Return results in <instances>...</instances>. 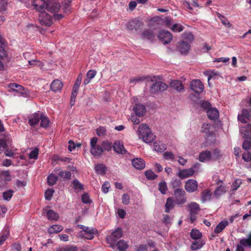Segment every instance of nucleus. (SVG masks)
Wrapping results in <instances>:
<instances>
[{
    "label": "nucleus",
    "instance_id": "f257e3e1",
    "mask_svg": "<svg viewBox=\"0 0 251 251\" xmlns=\"http://www.w3.org/2000/svg\"><path fill=\"white\" fill-rule=\"evenodd\" d=\"M123 235V231L121 228H117L113 231L111 235L106 237L107 243L109 244L110 247L112 249H114L116 246L117 240L120 238Z\"/></svg>",
    "mask_w": 251,
    "mask_h": 251
},
{
    "label": "nucleus",
    "instance_id": "f03ea898",
    "mask_svg": "<svg viewBox=\"0 0 251 251\" xmlns=\"http://www.w3.org/2000/svg\"><path fill=\"white\" fill-rule=\"evenodd\" d=\"M185 192L182 188H177L174 190V195L176 204L181 205L187 201Z\"/></svg>",
    "mask_w": 251,
    "mask_h": 251
},
{
    "label": "nucleus",
    "instance_id": "7ed1b4c3",
    "mask_svg": "<svg viewBox=\"0 0 251 251\" xmlns=\"http://www.w3.org/2000/svg\"><path fill=\"white\" fill-rule=\"evenodd\" d=\"M98 139L93 137L90 141V152L95 156H99L102 154L103 149L100 145L97 144Z\"/></svg>",
    "mask_w": 251,
    "mask_h": 251
},
{
    "label": "nucleus",
    "instance_id": "20e7f679",
    "mask_svg": "<svg viewBox=\"0 0 251 251\" xmlns=\"http://www.w3.org/2000/svg\"><path fill=\"white\" fill-rule=\"evenodd\" d=\"M187 208L188 209L190 212L191 223H193L196 219V215L201 210L200 205L195 202H191L187 205Z\"/></svg>",
    "mask_w": 251,
    "mask_h": 251
},
{
    "label": "nucleus",
    "instance_id": "39448f33",
    "mask_svg": "<svg viewBox=\"0 0 251 251\" xmlns=\"http://www.w3.org/2000/svg\"><path fill=\"white\" fill-rule=\"evenodd\" d=\"M168 88V85L160 81H155L150 87V91L152 94L158 93L164 91Z\"/></svg>",
    "mask_w": 251,
    "mask_h": 251
},
{
    "label": "nucleus",
    "instance_id": "423d86ee",
    "mask_svg": "<svg viewBox=\"0 0 251 251\" xmlns=\"http://www.w3.org/2000/svg\"><path fill=\"white\" fill-rule=\"evenodd\" d=\"M60 8V3L57 0H48L46 3V8L50 12L56 13Z\"/></svg>",
    "mask_w": 251,
    "mask_h": 251
},
{
    "label": "nucleus",
    "instance_id": "0eeeda50",
    "mask_svg": "<svg viewBox=\"0 0 251 251\" xmlns=\"http://www.w3.org/2000/svg\"><path fill=\"white\" fill-rule=\"evenodd\" d=\"M159 39L164 44H169L173 39L172 34L167 30H161L158 35Z\"/></svg>",
    "mask_w": 251,
    "mask_h": 251
},
{
    "label": "nucleus",
    "instance_id": "6e6552de",
    "mask_svg": "<svg viewBox=\"0 0 251 251\" xmlns=\"http://www.w3.org/2000/svg\"><path fill=\"white\" fill-rule=\"evenodd\" d=\"M38 20L41 24L50 26L52 24L51 17L45 11L39 14Z\"/></svg>",
    "mask_w": 251,
    "mask_h": 251
},
{
    "label": "nucleus",
    "instance_id": "1a4fd4ad",
    "mask_svg": "<svg viewBox=\"0 0 251 251\" xmlns=\"http://www.w3.org/2000/svg\"><path fill=\"white\" fill-rule=\"evenodd\" d=\"M190 87L192 90L198 94L201 93L204 90L203 84L198 79L192 80L190 83Z\"/></svg>",
    "mask_w": 251,
    "mask_h": 251
},
{
    "label": "nucleus",
    "instance_id": "9d476101",
    "mask_svg": "<svg viewBox=\"0 0 251 251\" xmlns=\"http://www.w3.org/2000/svg\"><path fill=\"white\" fill-rule=\"evenodd\" d=\"M240 244L237 246L236 251H245L244 247H251V231L247 238H243L240 240Z\"/></svg>",
    "mask_w": 251,
    "mask_h": 251
},
{
    "label": "nucleus",
    "instance_id": "9b49d317",
    "mask_svg": "<svg viewBox=\"0 0 251 251\" xmlns=\"http://www.w3.org/2000/svg\"><path fill=\"white\" fill-rule=\"evenodd\" d=\"M143 22L137 19H134L128 22L126 25L127 30L131 31L133 29L137 30L143 26Z\"/></svg>",
    "mask_w": 251,
    "mask_h": 251
},
{
    "label": "nucleus",
    "instance_id": "f8f14e48",
    "mask_svg": "<svg viewBox=\"0 0 251 251\" xmlns=\"http://www.w3.org/2000/svg\"><path fill=\"white\" fill-rule=\"evenodd\" d=\"M198 182L194 179H190L187 180L185 184V189L189 193H192L198 189Z\"/></svg>",
    "mask_w": 251,
    "mask_h": 251
},
{
    "label": "nucleus",
    "instance_id": "ddd939ff",
    "mask_svg": "<svg viewBox=\"0 0 251 251\" xmlns=\"http://www.w3.org/2000/svg\"><path fill=\"white\" fill-rule=\"evenodd\" d=\"M42 113L39 112L30 115L28 118V123L31 126H33L38 124L42 117Z\"/></svg>",
    "mask_w": 251,
    "mask_h": 251
},
{
    "label": "nucleus",
    "instance_id": "4468645a",
    "mask_svg": "<svg viewBox=\"0 0 251 251\" xmlns=\"http://www.w3.org/2000/svg\"><path fill=\"white\" fill-rule=\"evenodd\" d=\"M251 117V109H244L242 111V114L238 115V120L243 123H246Z\"/></svg>",
    "mask_w": 251,
    "mask_h": 251
},
{
    "label": "nucleus",
    "instance_id": "2eb2a0df",
    "mask_svg": "<svg viewBox=\"0 0 251 251\" xmlns=\"http://www.w3.org/2000/svg\"><path fill=\"white\" fill-rule=\"evenodd\" d=\"M97 233L96 229L92 227H88L87 230H84L82 232H80V235H82L85 238L89 240H91L94 238V235Z\"/></svg>",
    "mask_w": 251,
    "mask_h": 251
},
{
    "label": "nucleus",
    "instance_id": "dca6fc26",
    "mask_svg": "<svg viewBox=\"0 0 251 251\" xmlns=\"http://www.w3.org/2000/svg\"><path fill=\"white\" fill-rule=\"evenodd\" d=\"M32 5L34 9L39 11V13L45 11L46 8V2L44 0H33L32 1Z\"/></svg>",
    "mask_w": 251,
    "mask_h": 251
},
{
    "label": "nucleus",
    "instance_id": "f3484780",
    "mask_svg": "<svg viewBox=\"0 0 251 251\" xmlns=\"http://www.w3.org/2000/svg\"><path fill=\"white\" fill-rule=\"evenodd\" d=\"M195 173L193 168L181 170L178 173V176L181 179H184L188 177L192 176Z\"/></svg>",
    "mask_w": 251,
    "mask_h": 251
},
{
    "label": "nucleus",
    "instance_id": "a211bd4d",
    "mask_svg": "<svg viewBox=\"0 0 251 251\" xmlns=\"http://www.w3.org/2000/svg\"><path fill=\"white\" fill-rule=\"evenodd\" d=\"M133 109L135 114L139 117L144 116L146 112V108L143 104H136Z\"/></svg>",
    "mask_w": 251,
    "mask_h": 251
},
{
    "label": "nucleus",
    "instance_id": "6ab92c4d",
    "mask_svg": "<svg viewBox=\"0 0 251 251\" xmlns=\"http://www.w3.org/2000/svg\"><path fill=\"white\" fill-rule=\"evenodd\" d=\"M113 148L118 153L123 154L126 152L123 143L120 141H116L114 142L113 145Z\"/></svg>",
    "mask_w": 251,
    "mask_h": 251
},
{
    "label": "nucleus",
    "instance_id": "aec40b11",
    "mask_svg": "<svg viewBox=\"0 0 251 251\" xmlns=\"http://www.w3.org/2000/svg\"><path fill=\"white\" fill-rule=\"evenodd\" d=\"M190 49V45L187 42L182 41L177 46L178 50L182 54L187 53Z\"/></svg>",
    "mask_w": 251,
    "mask_h": 251
},
{
    "label": "nucleus",
    "instance_id": "412c9836",
    "mask_svg": "<svg viewBox=\"0 0 251 251\" xmlns=\"http://www.w3.org/2000/svg\"><path fill=\"white\" fill-rule=\"evenodd\" d=\"M211 153L209 151H204L201 152L199 155V160L201 162H207L212 160Z\"/></svg>",
    "mask_w": 251,
    "mask_h": 251
},
{
    "label": "nucleus",
    "instance_id": "4be33fe9",
    "mask_svg": "<svg viewBox=\"0 0 251 251\" xmlns=\"http://www.w3.org/2000/svg\"><path fill=\"white\" fill-rule=\"evenodd\" d=\"M44 211L49 220H57L59 217V214L53 210H48L47 208H45Z\"/></svg>",
    "mask_w": 251,
    "mask_h": 251
},
{
    "label": "nucleus",
    "instance_id": "5701e85b",
    "mask_svg": "<svg viewBox=\"0 0 251 251\" xmlns=\"http://www.w3.org/2000/svg\"><path fill=\"white\" fill-rule=\"evenodd\" d=\"M208 118L211 120H215L219 118V113L215 108H211L206 111Z\"/></svg>",
    "mask_w": 251,
    "mask_h": 251
},
{
    "label": "nucleus",
    "instance_id": "b1692460",
    "mask_svg": "<svg viewBox=\"0 0 251 251\" xmlns=\"http://www.w3.org/2000/svg\"><path fill=\"white\" fill-rule=\"evenodd\" d=\"M62 86V82L58 79L53 81L50 85L51 90L54 92L60 91Z\"/></svg>",
    "mask_w": 251,
    "mask_h": 251
},
{
    "label": "nucleus",
    "instance_id": "393cba45",
    "mask_svg": "<svg viewBox=\"0 0 251 251\" xmlns=\"http://www.w3.org/2000/svg\"><path fill=\"white\" fill-rule=\"evenodd\" d=\"M132 164L137 169L142 170L145 167V162L141 158L133 159L132 160Z\"/></svg>",
    "mask_w": 251,
    "mask_h": 251
},
{
    "label": "nucleus",
    "instance_id": "a878e982",
    "mask_svg": "<svg viewBox=\"0 0 251 251\" xmlns=\"http://www.w3.org/2000/svg\"><path fill=\"white\" fill-rule=\"evenodd\" d=\"M170 86L179 92L184 90L183 85L180 81L178 80H172L170 83Z\"/></svg>",
    "mask_w": 251,
    "mask_h": 251
},
{
    "label": "nucleus",
    "instance_id": "bb28decb",
    "mask_svg": "<svg viewBox=\"0 0 251 251\" xmlns=\"http://www.w3.org/2000/svg\"><path fill=\"white\" fill-rule=\"evenodd\" d=\"M227 190L225 186L221 185L217 187L213 193V196L218 199L223 194L226 193Z\"/></svg>",
    "mask_w": 251,
    "mask_h": 251
},
{
    "label": "nucleus",
    "instance_id": "cd10ccee",
    "mask_svg": "<svg viewBox=\"0 0 251 251\" xmlns=\"http://www.w3.org/2000/svg\"><path fill=\"white\" fill-rule=\"evenodd\" d=\"M155 136L153 134L151 131L142 135L139 138H141L143 142L146 143L152 142L155 139Z\"/></svg>",
    "mask_w": 251,
    "mask_h": 251
},
{
    "label": "nucleus",
    "instance_id": "c85d7f7f",
    "mask_svg": "<svg viewBox=\"0 0 251 251\" xmlns=\"http://www.w3.org/2000/svg\"><path fill=\"white\" fill-rule=\"evenodd\" d=\"M201 202L204 203L206 201H209L211 200L212 193L210 190L206 189L201 192Z\"/></svg>",
    "mask_w": 251,
    "mask_h": 251
},
{
    "label": "nucleus",
    "instance_id": "c756f323",
    "mask_svg": "<svg viewBox=\"0 0 251 251\" xmlns=\"http://www.w3.org/2000/svg\"><path fill=\"white\" fill-rule=\"evenodd\" d=\"M141 37L143 39L152 40L155 36L152 30L146 29L144 30L142 33Z\"/></svg>",
    "mask_w": 251,
    "mask_h": 251
},
{
    "label": "nucleus",
    "instance_id": "7c9ffc66",
    "mask_svg": "<svg viewBox=\"0 0 251 251\" xmlns=\"http://www.w3.org/2000/svg\"><path fill=\"white\" fill-rule=\"evenodd\" d=\"M150 131L151 130L147 124H141L139 125L137 130L139 137H140L142 135H143V134H145Z\"/></svg>",
    "mask_w": 251,
    "mask_h": 251
},
{
    "label": "nucleus",
    "instance_id": "2f4dec72",
    "mask_svg": "<svg viewBox=\"0 0 251 251\" xmlns=\"http://www.w3.org/2000/svg\"><path fill=\"white\" fill-rule=\"evenodd\" d=\"M9 87L14 91L19 92L22 95L26 94V90L21 85L17 83H11L9 85Z\"/></svg>",
    "mask_w": 251,
    "mask_h": 251
},
{
    "label": "nucleus",
    "instance_id": "473e14b6",
    "mask_svg": "<svg viewBox=\"0 0 251 251\" xmlns=\"http://www.w3.org/2000/svg\"><path fill=\"white\" fill-rule=\"evenodd\" d=\"M201 128V131L204 133L206 136L209 137L212 135L213 131L211 130V125L204 123L202 124Z\"/></svg>",
    "mask_w": 251,
    "mask_h": 251
},
{
    "label": "nucleus",
    "instance_id": "72a5a7b5",
    "mask_svg": "<svg viewBox=\"0 0 251 251\" xmlns=\"http://www.w3.org/2000/svg\"><path fill=\"white\" fill-rule=\"evenodd\" d=\"M175 201L172 198H168L165 204V210L167 213H169L174 207V201Z\"/></svg>",
    "mask_w": 251,
    "mask_h": 251
},
{
    "label": "nucleus",
    "instance_id": "f704fd0d",
    "mask_svg": "<svg viewBox=\"0 0 251 251\" xmlns=\"http://www.w3.org/2000/svg\"><path fill=\"white\" fill-rule=\"evenodd\" d=\"M228 222L227 221L221 222L215 227L214 232L216 234L219 233L228 225Z\"/></svg>",
    "mask_w": 251,
    "mask_h": 251
},
{
    "label": "nucleus",
    "instance_id": "c9c22d12",
    "mask_svg": "<svg viewBox=\"0 0 251 251\" xmlns=\"http://www.w3.org/2000/svg\"><path fill=\"white\" fill-rule=\"evenodd\" d=\"M154 150L157 152H163L166 149L165 145L159 142L155 141L153 143Z\"/></svg>",
    "mask_w": 251,
    "mask_h": 251
},
{
    "label": "nucleus",
    "instance_id": "e433bc0d",
    "mask_svg": "<svg viewBox=\"0 0 251 251\" xmlns=\"http://www.w3.org/2000/svg\"><path fill=\"white\" fill-rule=\"evenodd\" d=\"M40 126L44 128H47L49 126L50 121L49 118L44 113H42V117L40 119Z\"/></svg>",
    "mask_w": 251,
    "mask_h": 251
},
{
    "label": "nucleus",
    "instance_id": "4c0bfd02",
    "mask_svg": "<svg viewBox=\"0 0 251 251\" xmlns=\"http://www.w3.org/2000/svg\"><path fill=\"white\" fill-rule=\"evenodd\" d=\"M63 227L58 225H53L49 228L48 231L50 234L57 233L63 230Z\"/></svg>",
    "mask_w": 251,
    "mask_h": 251
},
{
    "label": "nucleus",
    "instance_id": "58836bf2",
    "mask_svg": "<svg viewBox=\"0 0 251 251\" xmlns=\"http://www.w3.org/2000/svg\"><path fill=\"white\" fill-rule=\"evenodd\" d=\"M95 170L98 174L104 175L106 171V167L103 164H99L95 166Z\"/></svg>",
    "mask_w": 251,
    "mask_h": 251
},
{
    "label": "nucleus",
    "instance_id": "ea45409f",
    "mask_svg": "<svg viewBox=\"0 0 251 251\" xmlns=\"http://www.w3.org/2000/svg\"><path fill=\"white\" fill-rule=\"evenodd\" d=\"M204 244L205 242L202 240L196 241L192 243L191 249L192 250H197L201 249Z\"/></svg>",
    "mask_w": 251,
    "mask_h": 251
},
{
    "label": "nucleus",
    "instance_id": "a19ab883",
    "mask_svg": "<svg viewBox=\"0 0 251 251\" xmlns=\"http://www.w3.org/2000/svg\"><path fill=\"white\" fill-rule=\"evenodd\" d=\"M116 246L119 251H125L128 247L127 243L123 240H121L118 242L116 244Z\"/></svg>",
    "mask_w": 251,
    "mask_h": 251
},
{
    "label": "nucleus",
    "instance_id": "79ce46f5",
    "mask_svg": "<svg viewBox=\"0 0 251 251\" xmlns=\"http://www.w3.org/2000/svg\"><path fill=\"white\" fill-rule=\"evenodd\" d=\"M212 155V160H216L220 159L222 156V153L221 151L218 149H215L213 151Z\"/></svg>",
    "mask_w": 251,
    "mask_h": 251
},
{
    "label": "nucleus",
    "instance_id": "37998d69",
    "mask_svg": "<svg viewBox=\"0 0 251 251\" xmlns=\"http://www.w3.org/2000/svg\"><path fill=\"white\" fill-rule=\"evenodd\" d=\"M191 237L194 240H198L200 239L202 236V234L199 230L193 229L190 232Z\"/></svg>",
    "mask_w": 251,
    "mask_h": 251
},
{
    "label": "nucleus",
    "instance_id": "c03bdc74",
    "mask_svg": "<svg viewBox=\"0 0 251 251\" xmlns=\"http://www.w3.org/2000/svg\"><path fill=\"white\" fill-rule=\"evenodd\" d=\"M218 17L221 20L222 23L227 27H229L231 26V25L230 24L228 20L223 15H222L221 14L218 13L217 14Z\"/></svg>",
    "mask_w": 251,
    "mask_h": 251
},
{
    "label": "nucleus",
    "instance_id": "a18cd8bd",
    "mask_svg": "<svg viewBox=\"0 0 251 251\" xmlns=\"http://www.w3.org/2000/svg\"><path fill=\"white\" fill-rule=\"evenodd\" d=\"M47 179L49 185L52 186L56 182L58 177L55 175L52 174L48 176Z\"/></svg>",
    "mask_w": 251,
    "mask_h": 251
},
{
    "label": "nucleus",
    "instance_id": "49530a36",
    "mask_svg": "<svg viewBox=\"0 0 251 251\" xmlns=\"http://www.w3.org/2000/svg\"><path fill=\"white\" fill-rule=\"evenodd\" d=\"M58 175L65 179H70L71 176V173L69 171H61L58 173Z\"/></svg>",
    "mask_w": 251,
    "mask_h": 251
},
{
    "label": "nucleus",
    "instance_id": "de8ad7c7",
    "mask_svg": "<svg viewBox=\"0 0 251 251\" xmlns=\"http://www.w3.org/2000/svg\"><path fill=\"white\" fill-rule=\"evenodd\" d=\"M1 178L4 181H9L11 180V176L9 171H1L0 173Z\"/></svg>",
    "mask_w": 251,
    "mask_h": 251
},
{
    "label": "nucleus",
    "instance_id": "09e8293b",
    "mask_svg": "<svg viewBox=\"0 0 251 251\" xmlns=\"http://www.w3.org/2000/svg\"><path fill=\"white\" fill-rule=\"evenodd\" d=\"M159 190L163 194H165L167 190V186L165 181H162L159 183Z\"/></svg>",
    "mask_w": 251,
    "mask_h": 251
},
{
    "label": "nucleus",
    "instance_id": "8fccbe9b",
    "mask_svg": "<svg viewBox=\"0 0 251 251\" xmlns=\"http://www.w3.org/2000/svg\"><path fill=\"white\" fill-rule=\"evenodd\" d=\"M101 147L103 149V151L105 150L106 151H109L111 150L113 146L111 142L108 141H105L102 142Z\"/></svg>",
    "mask_w": 251,
    "mask_h": 251
},
{
    "label": "nucleus",
    "instance_id": "3c124183",
    "mask_svg": "<svg viewBox=\"0 0 251 251\" xmlns=\"http://www.w3.org/2000/svg\"><path fill=\"white\" fill-rule=\"evenodd\" d=\"M13 191L8 190L3 193V198L4 200L7 201H10L13 194Z\"/></svg>",
    "mask_w": 251,
    "mask_h": 251
},
{
    "label": "nucleus",
    "instance_id": "603ef678",
    "mask_svg": "<svg viewBox=\"0 0 251 251\" xmlns=\"http://www.w3.org/2000/svg\"><path fill=\"white\" fill-rule=\"evenodd\" d=\"M106 129L105 127L100 126L96 130V133L98 136L103 137L106 135Z\"/></svg>",
    "mask_w": 251,
    "mask_h": 251
},
{
    "label": "nucleus",
    "instance_id": "864d4df0",
    "mask_svg": "<svg viewBox=\"0 0 251 251\" xmlns=\"http://www.w3.org/2000/svg\"><path fill=\"white\" fill-rule=\"evenodd\" d=\"M145 174L148 179L153 180L157 177V176L150 170L146 171Z\"/></svg>",
    "mask_w": 251,
    "mask_h": 251
},
{
    "label": "nucleus",
    "instance_id": "5fc2aeb1",
    "mask_svg": "<svg viewBox=\"0 0 251 251\" xmlns=\"http://www.w3.org/2000/svg\"><path fill=\"white\" fill-rule=\"evenodd\" d=\"M181 181L179 179H174L171 181V185L174 189L180 188L181 187Z\"/></svg>",
    "mask_w": 251,
    "mask_h": 251
},
{
    "label": "nucleus",
    "instance_id": "6e6d98bb",
    "mask_svg": "<svg viewBox=\"0 0 251 251\" xmlns=\"http://www.w3.org/2000/svg\"><path fill=\"white\" fill-rule=\"evenodd\" d=\"M73 184L74 189H78L79 190H82L83 189V185L79 182L78 179H75L73 181Z\"/></svg>",
    "mask_w": 251,
    "mask_h": 251
},
{
    "label": "nucleus",
    "instance_id": "4d7b16f0",
    "mask_svg": "<svg viewBox=\"0 0 251 251\" xmlns=\"http://www.w3.org/2000/svg\"><path fill=\"white\" fill-rule=\"evenodd\" d=\"M163 157L166 160H174L175 159V156L174 154L170 151H166L163 153Z\"/></svg>",
    "mask_w": 251,
    "mask_h": 251
},
{
    "label": "nucleus",
    "instance_id": "13d9d810",
    "mask_svg": "<svg viewBox=\"0 0 251 251\" xmlns=\"http://www.w3.org/2000/svg\"><path fill=\"white\" fill-rule=\"evenodd\" d=\"M145 77L144 76H136V77L130 78V83L131 84H135L139 81H143V80L145 79Z\"/></svg>",
    "mask_w": 251,
    "mask_h": 251
},
{
    "label": "nucleus",
    "instance_id": "bf43d9fd",
    "mask_svg": "<svg viewBox=\"0 0 251 251\" xmlns=\"http://www.w3.org/2000/svg\"><path fill=\"white\" fill-rule=\"evenodd\" d=\"M171 29L175 32H181L183 30V27L179 24H174L172 27Z\"/></svg>",
    "mask_w": 251,
    "mask_h": 251
},
{
    "label": "nucleus",
    "instance_id": "052dcab7",
    "mask_svg": "<svg viewBox=\"0 0 251 251\" xmlns=\"http://www.w3.org/2000/svg\"><path fill=\"white\" fill-rule=\"evenodd\" d=\"M54 192V190L52 189H48L45 193V197L46 200H51L53 194Z\"/></svg>",
    "mask_w": 251,
    "mask_h": 251
},
{
    "label": "nucleus",
    "instance_id": "680f3d73",
    "mask_svg": "<svg viewBox=\"0 0 251 251\" xmlns=\"http://www.w3.org/2000/svg\"><path fill=\"white\" fill-rule=\"evenodd\" d=\"M38 149H34L29 154V158L30 159H36L38 157Z\"/></svg>",
    "mask_w": 251,
    "mask_h": 251
},
{
    "label": "nucleus",
    "instance_id": "e2e57ef3",
    "mask_svg": "<svg viewBox=\"0 0 251 251\" xmlns=\"http://www.w3.org/2000/svg\"><path fill=\"white\" fill-rule=\"evenodd\" d=\"M243 148L245 150H248L251 148V141L250 139H246L243 143Z\"/></svg>",
    "mask_w": 251,
    "mask_h": 251
},
{
    "label": "nucleus",
    "instance_id": "0e129e2a",
    "mask_svg": "<svg viewBox=\"0 0 251 251\" xmlns=\"http://www.w3.org/2000/svg\"><path fill=\"white\" fill-rule=\"evenodd\" d=\"M81 200L84 203L86 204H90L92 202L90 199L89 195L86 193L82 195L81 197Z\"/></svg>",
    "mask_w": 251,
    "mask_h": 251
},
{
    "label": "nucleus",
    "instance_id": "69168bd1",
    "mask_svg": "<svg viewBox=\"0 0 251 251\" xmlns=\"http://www.w3.org/2000/svg\"><path fill=\"white\" fill-rule=\"evenodd\" d=\"M242 158L246 162L251 161V153L249 151H246L242 154Z\"/></svg>",
    "mask_w": 251,
    "mask_h": 251
},
{
    "label": "nucleus",
    "instance_id": "338daca9",
    "mask_svg": "<svg viewBox=\"0 0 251 251\" xmlns=\"http://www.w3.org/2000/svg\"><path fill=\"white\" fill-rule=\"evenodd\" d=\"M184 38L191 42L194 39V36L191 32H186L183 35Z\"/></svg>",
    "mask_w": 251,
    "mask_h": 251
},
{
    "label": "nucleus",
    "instance_id": "774afa93",
    "mask_svg": "<svg viewBox=\"0 0 251 251\" xmlns=\"http://www.w3.org/2000/svg\"><path fill=\"white\" fill-rule=\"evenodd\" d=\"M122 202L123 204L127 205L129 203L130 198L126 193L124 194L122 196Z\"/></svg>",
    "mask_w": 251,
    "mask_h": 251
}]
</instances>
